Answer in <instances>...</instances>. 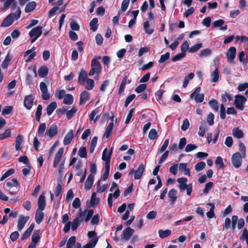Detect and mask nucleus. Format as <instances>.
I'll return each instance as SVG.
<instances>
[{
  "mask_svg": "<svg viewBox=\"0 0 248 248\" xmlns=\"http://www.w3.org/2000/svg\"><path fill=\"white\" fill-rule=\"evenodd\" d=\"M82 220H83V218H81L80 220H79L78 217H76L75 218L71 223L72 230L73 231H75L78 227V226L80 224V222L82 221Z\"/></svg>",
  "mask_w": 248,
  "mask_h": 248,
  "instance_id": "nucleus-41",
  "label": "nucleus"
},
{
  "mask_svg": "<svg viewBox=\"0 0 248 248\" xmlns=\"http://www.w3.org/2000/svg\"><path fill=\"white\" fill-rule=\"evenodd\" d=\"M215 163L216 164V165L218 166V169H223L225 168V165L223 162V159L220 156H217L216 158Z\"/></svg>",
  "mask_w": 248,
  "mask_h": 248,
  "instance_id": "nucleus-55",
  "label": "nucleus"
},
{
  "mask_svg": "<svg viewBox=\"0 0 248 248\" xmlns=\"http://www.w3.org/2000/svg\"><path fill=\"white\" fill-rule=\"evenodd\" d=\"M13 107L12 106H6L2 109V114L3 115H9L12 111Z\"/></svg>",
  "mask_w": 248,
  "mask_h": 248,
  "instance_id": "nucleus-53",
  "label": "nucleus"
},
{
  "mask_svg": "<svg viewBox=\"0 0 248 248\" xmlns=\"http://www.w3.org/2000/svg\"><path fill=\"white\" fill-rule=\"evenodd\" d=\"M58 133V127L56 124H53L46 129V135L48 136L50 138L56 136Z\"/></svg>",
  "mask_w": 248,
  "mask_h": 248,
  "instance_id": "nucleus-9",
  "label": "nucleus"
},
{
  "mask_svg": "<svg viewBox=\"0 0 248 248\" xmlns=\"http://www.w3.org/2000/svg\"><path fill=\"white\" fill-rule=\"evenodd\" d=\"M233 211L232 207L231 205H229L227 206V208L223 211H222V216L225 217L227 215L231 213Z\"/></svg>",
  "mask_w": 248,
  "mask_h": 248,
  "instance_id": "nucleus-63",
  "label": "nucleus"
},
{
  "mask_svg": "<svg viewBox=\"0 0 248 248\" xmlns=\"http://www.w3.org/2000/svg\"><path fill=\"white\" fill-rule=\"evenodd\" d=\"M205 167L206 163L205 162H200L195 165V170L197 171H200L204 169Z\"/></svg>",
  "mask_w": 248,
  "mask_h": 248,
  "instance_id": "nucleus-49",
  "label": "nucleus"
},
{
  "mask_svg": "<svg viewBox=\"0 0 248 248\" xmlns=\"http://www.w3.org/2000/svg\"><path fill=\"white\" fill-rule=\"evenodd\" d=\"M40 88L42 92V99L44 100L49 99L50 96L48 93V88L46 83L43 81L41 82L40 84Z\"/></svg>",
  "mask_w": 248,
  "mask_h": 248,
  "instance_id": "nucleus-10",
  "label": "nucleus"
},
{
  "mask_svg": "<svg viewBox=\"0 0 248 248\" xmlns=\"http://www.w3.org/2000/svg\"><path fill=\"white\" fill-rule=\"evenodd\" d=\"M63 154V147H61L59 149L57 153L55 154L53 162V167L56 168L58 165L59 162H60V159H61L62 155Z\"/></svg>",
  "mask_w": 248,
  "mask_h": 248,
  "instance_id": "nucleus-14",
  "label": "nucleus"
},
{
  "mask_svg": "<svg viewBox=\"0 0 248 248\" xmlns=\"http://www.w3.org/2000/svg\"><path fill=\"white\" fill-rule=\"evenodd\" d=\"M236 47L232 46L226 52V56L228 62H232L236 56Z\"/></svg>",
  "mask_w": 248,
  "mask_h": 248,
  "instance_id": "nucleus-11",
  "label": "nucleus"
},
{
  "mask_svg": "<svg viewBox=\"0 0 248 248\" xmlns=\"http://www.w3.org/2000/svg\"><path fill=\"white\" fill-rule=\"evenodd\" d=\"M177 181L178 182V187L180 191L183 192L186 189L187 195H190L192 192L193 186L191 183L186 184L188 181L187 178L184 177L178 178Z\"/></svg>",
  "mask_w": 248,
  "mask_h": 248,
  "instance_id": "nucleus-3",
  "label": "nucleus"
},
{
  "mask_svg": "<svg viewBox=\"0 0 248 248\" xmlns=\"http://www.w3.org/2000/svg\"><path fill=\"white\" fill-rule=\"evenodd\" d=\"M48 68L46 66H41L38 70V76L41 78H45V77L47 76V75L48 73Z\"/></svg>",
  "mask_w": 248,
  "mask_h": 248,
  "instance_id": "nucleus-23",
  "label": "nucleus"
},
{
  "mask_svg": "<svg viewBox=\"0 0 248 248\" xmlns=\"http://www.w3.org/2000/svg\"><path fill=\"white\" fill-rule=\"evenodd\" d=\"M21 11L20 8H18L16 13H11L7 16L1 23V27H9L12 24L15 19L17 20L20 18Z\"/></svg>",
  "mask_w": 248,
  "mask_h": 248,
  "instance_id": "nucleus-2",
  "label": "nucleus"
},
{
  "mask_svg": "<svg viewBox=\"0 0 248 248\" xmlns=\"http://www.w3.org/2000/svg\"><path fill=\"white\" fill-rule=\"evenodd\" d=\"M36 6V3L35 1H31L27 3L25 6V11L26 13H29L34 9Z\"/></svg>",
  "mask_w": 248,
  "mask_h": 248,
  "instance_id": "nucleus-34",
  "label": "nucleus"
},
{
  "mask_svg": "<svg viewBox=\"0 0 248 248\" xmlns=\"http://www.w3.org/2000/svg\"><path fill=\"white\" fill-rule=\"evenodd\" d=\"M94 182V175L92 174H90L85 181V188L86 190H89L92 187Z\"/></svg>",
  "mask_w": 248,
  "mask_h": 248,
  "instance_id": "nucleus-20",
  "label": "nucleus"
},
{
  "mask_svg": "<svg viewBox=\"0 0 248 248\" xmlns=\"http://www.w3.org/2000/svg\"><path fill=\"white\" fill-rule=\"evenodd\" d=\"M89 93L87 91H83L80 94L79 105H82L85 103L86 101L89 99Z\"/></svg>",
  "mask_w": 248,
  "mask_h": 248,
  "instance_id": "nucleus-26",
  "label": "nucleus"
},
{
  "mask_svg": "<svg viewBox=\"0 0 248 248\" xmlns=\"http://www.w3.org/2000/svg\"><path fill=\"white\" fill-rule=\"evenodd\" d=\"M74 132L72 129H70L68 133L64 136L63 140V144L67 145L70 144L73 139Z\"/></svg>",
  "mask_w": 248,
  "mask_h": 248,
  "instance_id": "nucleus-18",
  "label": "nucleus"
},
{
  "mask_svg": "<svg viewBox=\"0 0 248 248\" xmlns=\"http://www.w3.org/2000/svg\"><path fill=\"white\" fill-rule=\"evenodd\" d=\"M169 139H167L166 140H165L163 145L161 146V147L160 148H159V149L158 150V154L162 153V152L165 151L167 149V146L169 145Z\"/></svg>",
  "mask_w": 248,
  "mask_h": 248,
  "instance_id": "nucleus-56",
  "label": "nucleus"
},
{
  "mask_svg": "<svg viewBox=\"0 0 248 248\" xmlns=\"http://www.w3.org/2000/svg\"><path fill=\"white\" fill-rule=\"evenodd\" d=\"M232 135L239 139L243 138L244 134L242 130L240 129L239 127H236L232 129Z\"/></svg>",
  "mask_w": 248,
  "mask_h": 248,
  "instance_id": "nucleus-24",
  "label": "nucleus"
},
{
  "mask_svg": "<svg viewBox=\"0 0 248 248\" xmlns=\"http://www.w3.org/2000/svg\"><path fill=\"white\" fill-rule=\"evenodd\" d=\"M143 28L144 29V31H145V33L148 34H151L153 33L154 31V28H150L149 22L148 21H145L143 24Z\"/></svg>",
  "mask_w": 248,
  "mask_h": 248,
  "instance_id": "nucleus-38",
  "label": "nucleus"
},
{
  "mask_svg": "<svg viewBox=\"0 0 248 248\" xmlns=\"http://www.w3.org/2000/svg\"><path fill=\"white\" fill-rule=\"evenodd\" d=\"M171 233V230L169 229H167L166 230H162L161 229H160L158 231L159 236L162 239H164V238L168 237V236L170 235Z\"/></svg>",
  "mask_w": 248,
  "mask_h": 248,
  "instance_id": "nucleus-40",
  "label": "nucleus"
},
{
  "mask_svg": "<svg viewBox=\"0 0 248 248\" xmlns=\"http://www.w3.org/2000/svg\"><path fill=\"white\" fill-rule=\"evenodd\" d=\"M29 218V216L23 217L21 215L19 216V218L17 226V229L19 231H21L24 228L26 222Z\"/></svg>",
  "mask_w": 248,
  "mask_h": 248,
  "instance_id": "nucleus-17",
  "label": "nucleus"
},
{
  "mask_svg": "<svg viewBox=\"0 0 248 248\" xmlns=\"http://www.w3.org/2000/svg\"><path fill=\"white\" fill-rule=\"evenodd\" d=\"M244 157L239 152L233 154L232 157V162L233 166L237 169L240 167L242 163V158Z\"/></svg>",
  "mask_w": 248,
  "mask_h": 248,
  "instance_id": "nucleus-6",
  "label": "nucleus"
},
{
  "mask_svg": "<svg viewBox=\"0 0 248 248\" xmlns=\"http://www.w3.org/2000/svg\"><path fill=\"white\" fill-rule=\"evenodd\" d=\"M87 212V214L86 215V216L84 219V220L85 222L88 221L90 219V218L92 217L93 216L94 211L93 209H90L88 210V209H85L83 211H82L81 209L79 208V213L78 214L77 217L82 218V217H85L86 216V214Z\"/></svg>",
  "mask_w": 248,
  "mask_h": 248,
  "instance_id": "nucleus-8",
  "label": "nucleus"
},
{
  "mask_svg": "<svg viewBox=\"0 0 248 248\" xmlns=\"http://www.w3.org/2000/svg\"><path fill=\"white\" fill-rule=\"evenodd\" d=\"M134 233V230L128 227L123 230V233L121 235V239L124 241H128Z\"/></svg>",
  "mask_w": 248,
  "mask_h": 248,
  "instance_id": "nucleus-12",
  "label": "nucleus"
},
{
  "mask_svg": "<svg viewBox=\"0 0 248 248\" xmlns=\"http://www.w3.org/2000/svg\"><path fill=\"white\" fill-rule=\"evenodd\" d=\"M42 34V26H38L31 29L29 34L30 37L32 38L34 36L39 37Z\"/></svg>",
  "mask_w": 248,
  "mask_h": 248,
  "instance_id": "nucleus-13",
  "label": "nucleus"
},
{
  "mask_svg": "<svg viewBox=\"0 0 248 248\" xmlns=\"http://www.w3.org/2000/svg\"><path fill=\"white\" fill-rule=\"evenodd\" d=\"M11 136V129L9 128L6 129L3 134H0V140H2L8 138Z\"/></svg>",
  "mask_w": 248,
  "mask_h": 248,
  "instance_id": "nucleus-61",
  "label": "nucleus"
},
{
  "mask_svg": "<svg viewBox=\"0 0 248 248\" xmlns=\"http://www.w3.org/2000/svg\"><path fill=\"white\" fill-rule=\"evenodd\" d=\"M102 68L96 58H93L91 61V69L89 72V76L96 74L97 77L101 73Z\"/></svg>",
  "mask_w": 248,
  "mask_h": 248,
  "instance_id": "nucleus-4",
  "label": "nucleus"
},
{
  "mask_svg": "<svg viewBox=\"0 0 248 248\" xmlns=\"http://www.w3.org/2000/svg\"><path fill=\"white\" fill-rule=\"evenodd\" d=\"M40 229L35 230L33 231L31 237V242L28 248H35L37 246V244L40 241Z\"/></svg>",
  "mask_w": 248,
  "mask_h": 248,
  "instance_id": "nucleus-7",
  "label": "nucleus"
},
{
  "mask_svg": "<svg viewBox=\"0 0 248 248\" xmlns=\"http://www.w3.org/2000/svg\"><path fill=\"white\" fill-rule=\"evenodd\" d=\"M78 155L81 158H87V154L85 146H81L78 151Z\"/></svg>",
  "mask_w": 248,
  "mask_h": 248,
  "instance_id": "nucleus-48",
  "label": "nucleus"
},
{
  "mask_svg": "<svg viewBox=\"0 0 248 248\" xmlns=\"http://www.w3.org/2000/svg\"><path fill=\"white\" fill-rule=\"evenodd\" d=\"M178 192L177 190L174 188H172L169 190L168 196L170 199V203L173 204L177 200V194Z\"/></svg>",
  "mask_w": 248,
  "mask_h": 248,
  "instance_id": "nucleus-15",
  "label": "nucleus"
},
{
  "mask_svg": "<svg viewBox=\"0 0 248 248\" xmlns=\"http://www.w3.org/2000/svg\"><path fill=\"white\" fill-rule=\"evenodd\" d=\"M87 79V75L86 70L82 69L79 73L78 76V82L80 84H82L84 82L85 80Z\"/></svg>",
  "mask_w": 248,
  "mask_h": 248,
  "instance_id": "nucleus-35",
  "label": "nucleus"
},
{
  "mask_svg": "<svg viewBox=\"0 0 248 248\" xmlns=\"http://www.w3.org/2000/svg\"><path fill=\"white\" fill-rule=\"evenodd\" d=\"M213 186V183L209 182L206 183L205 187L203 189V193L204 194H208Z\"/></svg>",
  "mask_w": 248,
  "mask_h": 248,
  "instance_id": "nucleus-54",
  "label": "nucleus"
},
{
  "mask_svg": "<svg viewBox=\"0 0 248 248\" xmlns=\"http://www.w3.org/2000/svg\"><path fill=\"white\" fill-rule=\"evenodd\" d=\"M127 81V76H124L122 80L120 87L118 89V94H120L123 93L124 91V89L125 88V86L126 85V82Z\"/></svg>",
  "mask_w": 248,
  "mask_h": 248,
  "instance_id": "nucleus-39",
  "label": "nucleus"
},
{
  "mask_svg": "<svg viewBox=\"0 0 248 248\" xmlns=\"http://www.w3.org/2000/svg\"><path fill=\"white\" fill-rule=\"evenodd\" d=\"M77 111V109L75 108V107H73L70 110H68L66 112V117L68 119L71 120L72 118H73Z\"/></svg>",
  "mask_w": 248,
  "mask_h": 248,
  "instance_id": "nucleus-47",
  "label": "nucleus"
},
{
  "mask_svg": "<svg viewBox=\"0 0 248 248\" xmlns=\"http://www.w3.org/2000/svg\"><path fill=\"white\" fill-rule=\"evenodd\" d=\"M148 137L150 140H156L158 137V135L156 129L155 128H152L150 131Z\"/></svg>",
  "mask_w": 248,
  "mask_h": 248,
  "instance_id": "nucleus-46",
  "label": "nucleus"
},
{
  "mask_svg": "<svg viewBox=\"0 0 248 248\" xmlns=\"http://www.w3.org/2000/svg\"><path fill=\"white\" fill-rule=\"evenodd\" d=\"M46 129V124L45 123H41L38 127L37 133L39 136H42Z\"/></svg>",
  "mask_w": 248,
  "mask_h": 248,
  "instance_id": "nucleus-50",
  "label": "nucleus"
},
{
  "mask_svg": "<svg viewBox=\"0 0 248 248\" xmlns=\"http://www.w3.org/2000/svg\"><path fill=\"white\" fill-rule=\"evenodd\" d=\"M147 85L146 83H141L136 88L135 91L136 93H140L144 92L146 88Z\"/></svg>",
  "mask_w": 248,
  "mask_h": 248,
  "instance_id": "nucleus-60",
  "label": "nucleus"
},
{
  "mask_svg": "<svg viewBox=\"0 0 248 248\" xmlns=\"http://www.w3.org/2000/svg\"><path fill=\"white\" fill-rule=\"evenodd\" d=\"M76 237L75 236H72L69 237L67 243L66 248H71L76 243Z\"/></svg>",
  "mask_w": 248,
  "mask_h": 248,
  "instance_id": "nucleus-52",
  "label": "nucleus"
},
{
  "mask_svg": "<svg viewBox=\"0 0 248 248\" xmlns=\"http://www.w3.org/2000/svg\"><path fill=\"white\" fill-rule=\"evenodd\" d=\"M246 101L247 98L243 96V95L236 94L235 95L234 104L237 109L243 110L244 108V105L246 102Z\"/></svg>",
  "mask_w": 248,
  "mask_h": 248,
  "instance_id": "nucleus-5",
  "label": "nucleus"
},
{
  "mask_svg": "<svg viewBox=\"0 0 248 248\" xmlns=\"http://www.w3.org/2000/svg\"><path fill=\"white\" fill-rule=\"evenodd\" d=\"M238 220V217L237 216L233 215L232 217L231 228L232 232H234L236 229V223Z\"/></svg>",
  "mask_w": 248,
  "mask_h": 248,
  "instance_id": "nucleus-51",
  "label": "nucleus"
},
{
  "mask_svg": "<svg viewBox=\"0 0 248 248\" xmlns=\"http://www.w3.org/2000/svg\"><path fill=\"white\" fill-rule=\"evenodd\" d=\"M202 46V43H200V42H199L198 43H196L194 45L189 48V52L194 53L197 52L199 49H200Z\"/></svg>",
  "mask_w": 248,
  "mask_h": 248,
  "instance_id": "nucleus-42",
  "label": "nucleus"
},
{
  "mask_svg": "<svg viewBox=\"0 0 248 248\" xmlns=\"http://www.w3.org/2000/svg\"><path fill=\"white\" fill-rule=\"evenodd\" d=\"M38 210H44L46 206V202L45 197L43 195H41L38 200Z\"/></svg>",
  "mask_w": 248,
  "mask_h": 248,
  "instance_id": "nucleus-19",
  "label": "nucleus"
},
{
  "mask_svg": "<svg viewBox=\"0 0 248 248\" xmlns=\"http://www.w3.org/2000/svg\"><path fill=\"white\" fill-rule=\"evenodd\" d=\"M219 79V72L217 68L211 73V81L213 82H217Z\"/></svg>",
  "mask_w": 248,
  "mask_h": 248,
  "instance_id": "nucleus-44",
  "label": "nucleus"
},
{
  "mask_svg": "<svg viewBox=\"0 0 248 248\" xmlns=\"http://www.w3.org/2000/svg\"><path fill=\"white\" fill-rule=\"evenodd\" d=\"M187 163H182L179 165V169L181 171H184V174L186 175H190V169L187 168Z\"/></svg>",
  "mask_w": 248,
  "mask_h": 248,
  "instance_id": "nucleus-30",
  "label": "nucleus"
},
{
  "mask_svg": "<svg viewBox=\"0 0 248 248\" xmlns=\"http://www.w3.org/2000/svg\"><path fill=\"white\" fill-rule=\"evenodd\" d=\"M87 86L86 89L88 90H92L94 86V81L93 79L87 78L86 80Z\"/></svg>",
  "mask_w": 248,
  "mask_h": 248,
  "instance_id": "nucleus-58",
  "label": "nucleus"
},
{
  "mask_svg": "<svg viewBox=\"0 0 248 248\" xmlns=\"http://www.w3.org/2000/svg\"><path fill=\"white\" fill-rule=\"evenodd\" d=\"M215 116L212 112H210L207 116V122L210 125H213L214 124Z\"/></svg>",
  "mask_w": 248,
  "mask_h": 248,
  "instance_id": "nucleus-59",
  "label": "nucleus"
},
{
  "mask_svg": "<svg viewBox=\"0 0 248 248\" xmlns=\"http://www.w3.org/2000/svg\"><path fill=\"white\" fill-rule=\"evenodd\" d=\"M186 56V53H179L172 58V61L175 62L181 61L184 57Z\"/></svg>",
  "mask_w": 248,
  "mask_h": 248,
  "instance_id": "nucleus-57",
  "label": "nucleus"
},
{
  "mask_svg": "<svg viewBox=\"0 0 248 248\" xmlns=\"http://www.w3.org/2000/svg\"><path fill=\"white\" fill-rule=\"evenodd\" d=\"M212 53V50L209 48H206L201 50L200 52V57H207L210 56Z\"/></svg>",
  "mask_w": 248,
  "mask_h": 248,
  "instance_id": "nucleus-62",
  "label": "nucleus"
},
{
  "mask_svg": "<svg viewBox=\"0 0 248 248\" xmlns=\"http://www.w3.org/2000/svg\"><path fill=\"white\" fill-rule=\"evenodd\" d=\"M3 187L5 190L9 192V194L11 195L17 194L19 190V183L16 178L6 180Z\"/></svg>",
  "mask_w": 248,
  "mask_h": 248,
  "instance_id": "nucleus-1",
  "label": "nucleus"
},
{
  "mask_svg": "<svg viewBox=\"0 0 248 248\" xmlns=\"http://www.w3.org/2000/svg\"><path fill=\"white\" fill-rule=\"evenodd\" d=\"M74 101V97L71 94L67 93L64 95L63 103L65 105H71Z\"/></svg>",
  "mask_w": 248,
  "mask_h": 248,
  "instance_id": "nucleus-29",
  "label": "nucleus"
},
{
  "mask_svg": "<svg viewBox=\"0 0 248 248\" xmlns=\"http://www.w3.org/2000/svg\"><path fill=\"white\" fill-rule=\"evenodd\" d=\"M100 202V199L98 198H96V193L93 192L91 195V200L90 202V206L94 207L96 205L98 204Z\"/></svg>",
  "mask_w": 248,
  "mask_h": 248,
  "instance_id": "nucleus-31",
  "label": "nucleus"
},
{
  "mask_svg": "<svg viewBox=\"0 0 248 248\" xmlns=\"http://www.w3.org/2000/svg\"><path fill=\"white\" fill-rule=\"evenodd\" d=\"M238 150L240 152V154L243 157L246 156V148L243 142L241 141L238 142Z\"/></svg>",
  "mask_w": 248,
  "mask_h": 248,
  "instance_id": "nucleus-45",
  "label": "nucleus"
},
{
  "mask_svg": "<svg viewBox=\"0 0 248 248\" xmlns=\"http://www.w3.org/2000/svg\"><path fill=\"white\" fill-rule=\"evenodd\" d=\"M57 104L56 102H52L46 107V114L50 116L53 111L57 108Z\"/></svg>",
  "mask_w": 248,
  "mask_h": 248,
  "instance_id": "nucleus-28",
  "label": "nucleus"
},
{
  "mask_svg": "<svg viewBox=\"0 0 248 248\" xmlns=\"http://www.w3.org/2000/svg\"><path fill=\"white\" fill-rule=\"evenodd\" d=\"M98 26V19L97 17H94L90 22V29L93 31H96Z\"/></svg>",
  "mask_w": 248,
  "mask_h": 248,
  "instance_id": "nucleus-37",
  "label": "nucleus"
},
{
  "mask_svg": "<svg viewBox=\"0 0 248 248\" xmlns=\"http://www.w3.org/2000/svg\"><path fill=\"white\" fill-rule=\"evenodd\" d=\"M43 210H36V213L35 216V219L37 224H39L42 221L44 217V214L42 212Z\"/></svg>",
  "mask_w": 248,
  "mask_h": 248,
  "instance_id": "nucleus-25",
  "label": "nucleus"
},
{
  "mask_svg": "<svg viewBox=\"0 0 248 248\" xmlns=\"http://www.w3.org/2000/svg\"><path fill=\"white\" fill-rule=\"evenodd\" d=\"M12 56L10 55L9 53H8L5 59H4V61L1 63V67L3 69H5L8 67L9 64L12 61Z\"/></svg>",
  "mask_w": 248,
  "mask_h": 248,
  "instance_id": "nucleus-27",
  "label": "nucleus"
},
{
  "mask_svg": "<svg viewBox=\"0 0 248 248\" xmlns=\"http://www.w3.org/2000/svg\"><path fill=\"white\" fill-rule=\"evenodd\" d=\"M208 104L213 110L216 111H218L219 109V103L217 99H212L209 101Z\"/></svg>",
  "mask_w": 248,
  "mask_h": 248,
  "instance_id": "nucleus-32",
  "label": "nucleus"
},
{
  "mask_svg": "<svg viewBox=\"0 0 248 248\" xmlns=\"http://www.w3.org/2000/svg\"><path fill=\"white\" fill-rule=\"evenodd\" d=\"M34 99L32 98L31 94L27 95L24 99V105L25 107L28 110H30L33 105Z\"/></svg>",
  "mask_w": 248,
  "mask_h": 248,
  "instance_id": "nucleus-16",
  "label": "nucleus"
},
{
  "mask_svg": "<svg viewBox=\"0 0 248 248\" xmlns=\"http://www.w3.org/2000/svg\"><path fill=\"white\" fill-rule=\"evenodd\" d=\"M42 115V105L39 104L37 107V109L35 111V119L36 121L40 122V119L41 115Z\"/></svg>",
  "mask_w": 248,
  "mask_h": 248,
  "instance_id": "nucleus-36",
  "label": "nucleus"
},
{
  "mask_svg": "<svg viewBox=\"0 0 248 248\" xmlns=\"http://www.w3.org/2000/svg\"><path fill=\"white\" fill-rule=\"evenodd\" d=\"M99 239V237H95V238L91 239L87 244L91 248H93L96 246V243Z\"/></svg>",
  "mask_w": 248,
  "mask_h": 248,
  "instance_id": "nucleus-64",
  "label": "nucleus"
},
{
  "mask_svg": "<svg viewBox=\"0 0 248 248\" xmlns=\"http://www.w3.org/2000/svg\"><path fill=\"white\" fill-rule=\"evenodd\" d=\"M110 170V165H108V163H107V165H105V171L103 174L101 176V180L103 181H106L107 179H108Z\"/></svg>",
  "mask_w": 248,
  "mask_h": 248,
  "instance_id": "nucleus-33",
  "label": "nucleus"
},
{
  "mask_svg": "<svg viewBox=\"0 0 248 248\" xmlns=\"http://www.w3.org/2000/svg\"><path fill=\"white\" fill-rule=\"evenodd\" d=\"M144 170L145 168L144 165L142 163L140 164L138 169L135 171V179L139 180V179H140Z\"/></svg>",
  "mask_w": 248,
  "mask_h": 248,
  "instance_id": "nucleus-21",
  "label": "nucleus"
},
{
  "mask_svg": "<svg viewBox=\"0 0 248 248\" xmlns=\"http://www.w3.org/2000/svg\"><path fill=\"white\" fill-rule=\"evenodd\" d=\"M16 0H0V2H3V7L2 9L3 10L8 9L9 8L10 6Z\"/></svg>",
  "mask_w": 248,
  "mask_h": 248,
  "instance_id": "nucleus-43",
  "label": "nucleus"
},
{
  "mask_svg": "<svg viewBox=\"0 0 248 248\" xmlns=\"http://www.w3.org/2000/svg\"><path fill=\"white\" fill-rule=\"evenodd\" d=\"M23 142V137L21 135H18L16 139L15 148L16 151H18L22 147Z\"/></svg>",
  "mask_w": 248,
  "mask_h": 248,
  "instance_id": "nucleus-22",
  "label": "nucleus"
}]
</instances>
